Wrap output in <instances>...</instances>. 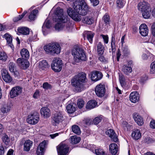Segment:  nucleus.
<instances>
[{"mask_svg":"<svg viewBox=\"0 0 155 155\" xmlns=\"http://www.w3.org/2000/svg\"><path fill=\"white\" fill-rule=\"evenodd\" d=\"M91 8L84 0H77L74 4V9L69 8L67 10L68 15L73 20L79 21L81 19L80 15L84 16L91 11Z\"/></svg>","mask_w":155,"mask_h":155,"instance_id":"1","label":"nucleus"},{"mask_svg":"<svg viewBox=\"0 0 155 155\" xmlns=\"http://www.w3.org/2000/svg\"><path fill=\"white\" fill-rule=\"evenodd\" d=\"M85 73L81 72L75 76L71 80L72 85L77 92H80L88 87V79Z\"/></svg>","mask_w":155,"mask_h":155,"instance_id":"2","label":"nucleus"},{"mask_svg":"<svg viewBox=\"0 0 155 155\" xmlns=\"http://www.w3.org/2000/svg\"><path fill=\"white\" fill-rule=\"evenodd\" d=\"M72 55L74 60L76 63L87 61V58L86 53L84 49L78 45H75L71 51Z\"/></svg>","mask_w":155,"mask_h":155,"instance_id":"3","label":"nucleus"},{"mask_svg":"<svg viewBox=\"0 0 155 155\" xmlns=\"http://www.w3.org/2000/svg\"><path fill=\"white\" fill-rule=\"evenodd\" d=\"M56 15V21L59 22L56 23L54 26L56 30H59L63 28V25L62 23L67 22L69 20V18L68 16L64 15L63 9L59 8H57L55 12Z\"/></svg>","mask_w":155,"mask_h":155,"instance_id":"4","label":"nucleus"},{"mask_svg":"<svg viewBox=\"0 0 155 155\" xmlns=\"http://www.w3.org/2000/svg\"><path fill=\"white\" fill-rule=\"evenodd\" d=\"M44 49L47 54L55 55L59 54L61 51V47L59 43L53 42L45 45Z\"/></svg>","mask_w":155,"mask_h":155,"instance_id":"5","label":"nucleus"},{"mask_svg":"<svg viewBox=\"0 0 155 155\" xmlns=\"http://www.w3.org/2000/svg\"><path fill=\"white\" fill-rule=\"evenodd\" d=\"M63 63L59 58H54L51 65L52 69L55 72H59L62 69Z\"/></svg>","mask_w":155,"mask_h":155,"instance_id":"6","label":"nucleus"},{"mask_svg":"<svg viewBox=\"0 0 155 155\" xmlns=\"http://www.w3.org/2000/svg\"><path fill=\"white\" fill-rule=\"evenodd\" d=\"M64 120V117L60 112H56L52 115L51 123L53 126H57Z\"/></svg>","mask_w":155,"mask_h":155,"instance_id":"7","label":"nucleus"},{"mask_svg":"<svg viewBox=\"0 0 155 155\" xmlns=\"http://www.w3.org/2000/svg\"><path fill=\"white\" fill-rule=\"evenodd\" d=\"M106 91L105 83H99L96 86L94 89L96 95L100 98H101L104 96Z\"/></svg>","mask_w":155,"mask_h":155,"instance_id":"8","label":"nucleus"},{"mask_svg":"<svg viewBox=\"0 0 155 155\" xmlns=\"http://www.w3.org/2000/svg\"><path fill=\"white\" fill-rule=\"evenodd\" d=\"M28 117L27 122L30 124L35 125L37 123L39 120V114L37 112H34L28 115Z\"/></svg>","mask_w":155,"mask_h":155,"instance_id":"9","label":"nucleus"},{"mask_svg":"<svg viewBox=\"0 0 155 155\" xmlns=\"http://www.w3.org/2000/svg\"><path fill=\"white\" fill-rule=\"evenodd\" d=\"M22 91V88L18 86L12 87L9 93L10 97L13 98L21 94Z\"/></svg>","mask_w":155,"mask_h":155,"instance_id":"10","label":"nucleus"},{"mask_svg":"<svg viewBox=\"0 0 155 155\" xmlns=\"http://www.w3.org/2000/svg\"><path fill=\"white\" fill-rule=\"evenodd\" d=\"M28 59L19 58L17 59V63L22 69L25 70L29 67L30 65Z\"/></svg>","mask_w":155,"mask_h":155,"instance_id":"11","label":"nucleus"},{"mask_svg":"<svg viewBox=\"0 0 155 155\" xmlns=\"http://www.w3.org/2000/svg\"><path fill=\"white\" fill-rule=\"evenodd\" d=\"M59 155H66L69 150V147L65 144H61L57 147Z\"/></svg>","mask_w":155,"mask_h":155,"instance_id":"12","label":"nucleus"},{"mask_svg":"<svg viewBox=\"0 0 155 155\" xmlns=\"http://www.w3.org/2000/svg\"><path fill=\"white\" fill-rule=\"evenodd\" d=\"M106 134L114 142L117 143L118 142V137L113 129H110L107 130L106 132Z\"/></svg>","mask_w":155,"mask_h":155,"instance_id":"13","label":"nucleus"},{"mask_svg":"<svg viewBox=\"0 0 155 155\" xmlns=\"http://www.w3.org/2000/svg\"><path fill=\"white\" fill-rule=\"evenodd\" d=\"M47 145V142L45 140L41 142L37 147L36 153L37 155H44L45 148Z\"/></svg>","mask_w":155,"mask_h":155,"instance_id":"14","label":"nucleus"},{"mask_svg":"<svg viewBox=\"0 0 155 155\" xmlns=\"http://www.w3.org/2000/svg\"><path fill=\"white\" fill-rule=\"evenodd\" d=\"M116 51V45L115 44V35L114 33L111 35V38L110 42V48L109 49L110 53L112 52L113 56L115 54Z\"/></svg>","mask_w":155,"mask_h":155,"instance_id":"15","label":"nucleus"},{"mask_svg":"<svg viewBox=\"0 0 155 155\" xmlns=\"http://www.w3.org/2000/svg\"><path fill=\"white\" fill-rule=\"evenodd\" d=\"M1 75L3 80L6 83H9L12 81V78L11 76L8 71L6 70L5 69L3 70Z\"/></svg>","mask_w":155,"mask_h":155,"instance_id":"16","label":"nucleus"},{"mask_svg":"<svg viewBox=\"0 0 155 155\" xmlns=\"http://www.w3.org/2000/svg\"><path fill=\"white\" fill-rule=\"evenodd\" d=\"M133 118L135 122L140 126L142 125L144 123L143 118L140 115L136 113L133 114Z\"/></svg>","mask_w":155,"mask_h":155,"instance_id":"17","label":"nucleus"},{"mask_svg":"<svg viewBox=\"0 0 155 155\" xmlns=\"http://www.w3.org/2000/svg\"><path fill=\"white\" fill-rule=\"evenodd\" d=\"M3 38H5L6 40L7 44H8L12 49H14V47L12 43V37L11 35L8 33H6L4 35Z\"/></svg>","mask_w":155,"mask_h":155,"instance_id":"18","label":"nucleus"},{"mask_svg":"<svg viewBox=\"0 0 155 155\" xmlns=\"http://www.w3.org/2000/svg\"><path fill=\"white\" fill-rule=\"evenodd\" d=\"M140 33L143 36H146L148 34V29L147 25L145 24L141 25L139 27Z\"/></svg>","mask_w":155,"mask_h":155,"instance_id":"19","label":"nucleus"},{"mask_svg":"<svg viewBox=\"0 0 155 155\" xmlns=\"http://www.w3.org/2000/svg\"><path fill=\"white\" fill-rule=\"evenodd\" d=\"M137 7L138 9L141 12L150 8L149 4L145 1L139 3L137 5Z\"/></svg>","mask_w":155,"mask_h":155,"instance_id":"20","label":"nucleus"},{"mask_svg":"<svg viewBox=\"0 0 155 155\" xmlns=\"http://www.w3.org/2000/svg\"><path fill=\"white\" fill-rule=\"evenodd\" d=\"M129 98L132 102L135 103L139 100V94L137 91L133 92L130 94Z\"/></svg>","mask_w":155,"mask_h":155,"instance_id":"21","label":"nucleus"},{"mask_svg":"<svg viewBox=\"0 0 155 155\" xmlns=\"http://www.w3.org/2000/svg\"><path fill=\"white\" fill-rule=\"evenodd\" d=\"M51 27V25L49 20L45 21L42 27V32L44 35H46L48 34L47 29H50Z\"/></svg>","mask_w":155,"mask_h":155,"instance_id":"22","label":"nucleus"},{"mask_svg":"<svg viewBox=\"0 0 155 155\" xmlns=\"http://www.w3.org/2000/svg\"><path fill=\"white\" fill-rule=\"evenodd\" d=\"M109 149L112 155H116L118 151V147L116 143H111L109 145Z\"/></svg>","mask_w":155,"mask_h":155,"instance_id":"23","label":"nucleus"},{"mask_svg":"<svg viewBox=\"0 0 155 155\" xmlns=\"http://www.w3.org/2000/svg\"><path fill=\"white\" fill-rule=\"evenodd\" d=\"M97 104V102L95 100H91L87 103L85 107L87 109L91 110L95 108Z\"/></svg>","mask_w":155,"mask_h":155,"instance_id":"24","label":"nucleus"},{"mask_svg":"<svg viewBox=\"0 0 155 155\" xmlns=\"http://www.w3.org/2000/svg\"><path fill=\"white\" fill-rule=\"evenodd\" d=\"M41 114L43 115L45 118H48L50 115V110L47 107H42L41 110Z\"/></svg>","mask_w":155,"mask_h":155,"instance_id":"25","label":"nucleus"},{"mask_svg":"<svg viewBox=\"0 0 155 155\" xmlns=\"http://www.w3.org/2000/svg\"><path fill=\"white\" fill-rule=\"evenodd\" d=\"M82 21L84 23L88 25H91L94 22V18L91 16H86L83 17Z\"/></svg>","mask_w":155,"mask_h":155,"instance_id":"26","label":"nucleus"},{"mask_svg":"<svg viewBox=\"0 0 155 155\" xmlns=\"http://www.w3.org/2000/svg\"><path fill=\"white\" fill-rule=\"evenodd\" d=\"M97 50L98 55H102L104 52L105 48L102 43L99 42L97 46Z\"/></svg>","mask_w":155,"mask_h":155,"instance_id":"27","label":"nucleus"},{"mask_svg":"<svg viewBox=\"0 0 155 155\" xmlns=\"http://www.w3.org/2000/svg\"><path fill=\"white\" fill-rule=\"evenodd\" d=\"M17 30L19 33L22 35H27L30 32L29 28L26 27L18 28Z\"/></svg>","mask_w":155,"mask_h":155,"instance_id":"28","label":"nucleus"},{"mask_svg":"<svg viewBox=\"0 0 155 155\" xmlns=\"http://www.w3.org/2000/svg\"><path fill=\"white\" fill-rule=\"evenodd\" d=\"M21 59H28L29 57V53L28 50L26 48L22 49L20 51Z\"/></svg>","mask_w":155,"mask_h":155,"instance_id":"29","label":"nucleus"},{"mask_svg":"<svg viewBox=\"0 0 155 155\" xmlns=\"http://www.w3.org/2000/svg\"><path fill=\"white\" fill-rule=\"evenodd\" d=\"M33 142L30 140H28L25 141L24 144V150L26 151H28L30 147L32 145Z\"/></svg>","mask_w":155,"mask_h":155,"instance_id":"30","label":"nucleus"},{"mask_svg":"<svg viewBox=\"0 0 155 155\" xmlns=\"http://www.w3.org/2000/svg\"><path fill=\"white\" fill-rule=\"evenodd\" d=\"M122 71L126 75H128L132 72V68L130 66L124 64L122 67Z\"/></svg>","mask_w":155,"mask_h":155,"instance_id":"31","label":"nucleus"},{"mask_svg":"<svg viewBox=\"0 0 155 155\" xmlns=\"http://www.w3.org/2000/svg\"><path fill=\"white\" fill-rule=\"evenodd\" d=\"M102 20L106 25H110V16L108 13H106L103 16Z\"/></svg>","mask_w":155,"mask_h":155,"instance_id":"32","label":"nucleus"},{"mask_svg":"<svg viewBox=\"0 0 155 155\" xmlns=\"http://www.w3.org/2000/svg\"><path fill=\"white\" fill-rule=\"evenodd\" d=\"M131 136L134 139L138 140L140 138L141 133L139 130L137 129L132 133Z\"/></svg>","mask_w":155,"mask_h":155,"instance_id":"33","label":"nucleus"},{"mask_svg":"<svg viewBox=\"0 0 155 155\" xmlns=\"http://www.w3.org/2000/svg\"><path fill=\"white\" fill-rule=\"evenodd\" d=\"M39 67L42 70H45L49 67V65L46 60H43L40 62Z\"/></svg>","mask_w":155,"mask_h":155,"instance_id":"34","label":"nucleus"},{"mask_svg":"<svg viewBox=\"0 0 155 155\" xmlns=\"http://www.w3.org/2000/svg\"><path fill=\"white\" fill-rule=\"evenodd\" d=\"M75 105L74 104V106L72 104H68L66 107V109L68 112L69 114H72L76 110L75 107Z\"/></svg>","mask_w":155,"mask_h":155,"instance_id":"35","label":"nucleus"},{"mask_svg":"<svg viewBox=\"0 0 155 155\" xmlns=\"http://www.w3.org/2000/svg\"><path fill=\"white\" fill-rule=\"evenodd\" d=\"M142 16L144 19L150 18L151 16V10L150 8L141 12Z\"/></svg>","mask_w":155,"mask_h":155,"instance_id":"36","label":"nucleus"},{"mask_svg":"<svg viewBox=\"0 0 155 155\" xmlns=\"http://www.w3.org/2000/svg\"><path fill=\"white\" fill-rule=\"evenodd\" d=\"M38 12V10L36 9L33 10L29 16V19L31 20H34L36 17V15Z\"/></svg>","mask_w":155,"mask_h":155,"instance_id":"37","label":"nucleus"},{"mask_svg":"<svg viewBox=\"0 0 155 155\" xmlns=\"http://www.w3.org/2000/svg\"><path fill=\"white\" fill-rule=\"evenodd\" d=\"M121 126L124 130L130 131L131 129V126L126 121H123L121 124Z\"/></svg>","mask_w":155,"mask_h":155,"instance_id":"38","label":"nucleus"},{"mask_svg":"<svg viewBox=\"0 0 155 155\" xmlns=\"http://www.w3.org/2000/svg\"><path fill=\"white\" fill-rule=\"evenodd\" d=\"M72 131L75 134L79 135L81 133L80 129L78 126L74 125L72 126Z\"/></svg>","mask_w":155,"mask_h":155,"instance_id":"39","label":"nucleus"},{"mask_svg":"<svg viewBox=\"0 0 155 155\" xmlns=\"http://www.w3.org/2000/svg\"><path fill=\"white\" fill-rule=\"evenodd\" d=\"M9 70L11 72H14L15 74H16V72H15L16 66L15 64L12 62H10L8 65Z\"/></svg>","mask_w":155,"mask_h":155,"instance_id":"40","label":"nucleus"},{"mask_svg":"<svg viewBox=\"0 0 155 155\" xmlns=\"http://www.w3.org/2000/svg\"><path fill=\"white\" fill-rule=\"evenodd\" d=\"M144 142L147 144H152L155 142V139L150 137H145L144 140Z\"/></svg>","mask_w":155,"mask_h":155,"instance_id":"41","label":"nucleus"},{"mask_svg":"<svg viewBox=\"0 0 155 155\" xmlns=\"http://www.w3.org/2000/svg\"><path fill=\"white\" fill-rule=\"evenodd\" d=\"M103 116L101 115L95 117L93 120V123L94 125H98L100 123L102 120Z\"/></svg>","mask_w":155,"mask_h":155,"instance_id":"42","label":"nucleus"},{"mask_svg":"<svg viewBox=\"0 0 155 155\" xmlns=\"http://www.w3.org/2000/svg\"><path fill=\"white\" fill-rule=\"evenodd\" d=\"M81 140V138L80 137L72 136L71 137V143L72 144H76L79 143Z\"/></svg>","mask_w":155,"mask_h":155,"instance_id":"43","label":"nucleus"},{"mask_svg":"<svg viewBox=\"0 0 155 155\" xmlns=\"http://www.w3.org/2000/svg\"><path fill=\"white\" fill-rule=\"evenodd\" d=\"M119 80L122 87H124L126 85L125 79L124 75L121 74L119 75Z\"/></svg>","mask_w":155,"mask_h":155,"instance_id":"44","label":"nucleus"},{"mask_svg":"<svg viewBox=\"0 0 155 155\" xmlns=\"http://www.w3.org/2000/svg\"><path fill=\"white\" fill-rule=\"evenodd\" d=\"M10 109V107L8 105L5 104L3 105L1 108V112L5 114L9 112Z\"/></svg>","mask_w":155,"mask_h":155,"instance_id":"45","label":"nucleus"},{"mask_svg":"<svg viewBox=\"0 0 155 155\" xmlns=\"http://www.w3.org/2000/svg\"><path fill=\"white\" fill-rule=\"evenodd\" d=\"M2 139L3 142L5 144L7 145L9 144L10 142V139L7 135L5 134L2 136Z\"/></svg>","mask_w":155,"mask_h":155,"instance_id":"46","label":"nucleus"},{"mask_svg":"<svg viewBox=\"0 0 155 155\" xmlns=\"http://www.w3.org/2000/svg\"><path fill=\"white\" fill-rule=\"evenodd\" d=\"M94 35V33H92L91 31H89L87 34V40L90 43H92L93 38Z\"/></svg>","mask_w":155,"mask_h":155,"instance_id":"47","label":"nucleus"},{"mask_svg":"<svg viewBox=\"0 0 155 155\" xmlns=\"http://www.w3.org/2000/svg\"><path fill=\"white\" fill-rule=\"evenodd\" d=\"M123 54L124 56L127 57L130 54V51L127 46H125L122 49Z\"/></svg>","mask_w":155,"mask_h":155,"instance_id":"48","label":"nucleus"},{"mask_svg":"<svg viewBox=\"0 0 155 155\" xmlns=\"http://www.w3.org/2000/svg\"><path fill=\"white\" fill-rule=\"evenodd\" d=\"M84 103V101L82 99H79L77 101V105L78 108L81 109L83 107Z\"/></svg>","mask_w":155,"mask_h":155,"instance_id":"49","label":"nucleus"},{"mask_svg":"<svg viewBox=\"0 0 155 155\" xmlns=\"http://www.w3.org/2000/svg\"><path fill=\"white\" fill-rule=\"evenodd\" d=\"M7 56L5 52H1L0 54V60L5 61L7 59Z\"/></svg>","mask_w":155,"mask_h":155,"instance_id":"50","label":"nucleus"},{"mask_svg":"<svg viewBox=\"0 0 155 155\" xmlns=\"http://www.w3.org/2000/svg\"><path fill=\"white\" fill-rule=\"evenodd\" d=\"M95 151L97 155H104L105 153L102 149L100 148L96 149Z\"/></svg>","mask_w":155,"mask_h":155,"instance_id":"51","label":"nucleus"},{"mask_svg":"<svg viewBox=\"0 0 155 155\" xmlns=\"http://www.w3.org/2000/svg\"><path fill=\"white\" fill-rule=\"evenodd\" d=\"M96 74V81H99L103 77L102 73L100 71H95Z\"/></svg>","mask_w":155,"mask_h":155,"instance_id":"52","label":"nucleus"},{"mask_svg":"<svg viewBox=\"0 0 155 155\" xmlns=\"http://www.w3.org/2000/svg\"><path fill=\"white\" fill-rule=\"evenodd\" d=\"M43 88L45 89H51L52 88V86L48 82H44L43 84Z\"/></svg>","mask_w":155,"mask_h":155,"instance_id":"53","label":"nucleus"},{"mask_svg":"<svg viewBox=\"0 0 155 155\" xmlns=\"http://www.w3.org/2000/svg\"><path fill=\"white\" fill-rule=\"evenodd\" d=\"M116 2L117 6L120 8H122L124 6V3L122 0H118Z\"/></svg>","mask_w":155,"mask_h":155,"instance_id":"54","label":"nucleus"},{"mask_svg":"<svg viewBox=\"0 0 155 155\" xmlns=\"http://www.w3.org/2000/svg\"><path fill=\"white\" fill-rule=\"evenodd\" d=\"M84 121L85 124L87 126L93 124V120L91 119H86L84 120Z\"/></svg>","mask_w":155,"mask_h":155,"instance_id":"55","label":"nucleus"},{"mask_svg":"<svg viewBox=\"0 0 155 155\" xmlns=\"http://www.w3.org/2000/svg\"><path fill=\"white\" fill-rule=\"evenodd\" d=\"M91 3L93 7L97 5L99 3V0H89Z\"/></svg>","mask_w":155,"mask_h":155,"instance_id":"56","label":"nucleus"},{"mask_svg":"<svg viewBox=\"0 0 155 155\" xmlns=\"http://www.w3.org/2000/svg\"><path fill=\"white\" fill-rule=\"evenodd\" d=\"M96 71H93V72L91 73V78L92 81H94L96 82L97 81H96Z\"/></svg>","mask_w":155,"mask_h":155,"instance_id":"57","label":"nucleus"},{"mask_svg":"<svg viewBox=\"0 0 155 155\" xmlns=\"http://www.w3.org/2000/svg\"><path fill=\"white\" fill-rule=\"evenodd\" d=\"M102 37L104 43L107 44L108 43L109 41V37L108 35H104L103 34L101 35Z\"/></svg>","mask_w":155,"mask_h":155,"instance_id":"58","label":"nucleus"},{"mask_svg":"<svg viewBox=\"0 0 155 155\" xmlns=\"http://www.w3.org/2000/svg\"><path fill=\"white\" fill-rule=\"evenodd\" d=\"M40 96V91L38 90H36L34 92L33 96L34 99H36Z\"/></svg>","mask_w":155,"mask_h":155,"instance_id":"59","label":"nucleus"},{"mask_svg":"<svg viewBox=\"0 0 155 155\" xmlns=\"http://www.w3.org/2000/svg\"><path fill=\"white\" fill-rule=\"evenodd\" d=\"M150 67L151 68V72L152 73H154L155 72V61L151 63Z\"/></svg>","mask_w":155,"mask_h":155,"instance_id":"60","label":"nucleus"},{"mask_svg":"<svg viewBox=\"0 0 155 155\" xmlns=\"http://www.w3.org/2000/svg\"><path fill=\"white\" fill-rule=\"evenodd\" d=\"M121 55V54L120 51V49H118L116 53L117 60V61H119Z\"/></svg>","mask_w":155,"mask_h":155,"instance_id":"61","label":"nucleus"},{"mask_svg":"<svg viewBox=\"0 0 155 155\" xmlns=\"http://www.w3.org/2000/svg\"><path fill=\"white\" fill-rule=\"evenodd\" d=\"M150 126L151 128L153 129H155V120H152L150 121Z\"/></svg>","mask_w":155,"mask_h":155,"instance_id":"62","label":"nucleus"},{"mask_svg":"<svg viewBox=\"0 0 155 155\" xmlns=\"http://www.w3.org/2000/svg\"><path fill=\"white\" fill-rule=\"evenodd\" d=\"M147 79L148 77L146 76H143L141 77L140 82L141 83H143L147 80Z\"/></svg>","mask_w":155,"mask_h":155,"instance_id":"63","label":"nucleus"},{"mask_svg":"<svg viewBox=\"0 0 155 155\" xmlns=\"http://www.w3.org/2000/svg\"><path fill=\"white\" fill-rule=\"evenodd\" d=\"M151 31L153 35L155 36V22L151 26Z\"/></svg>","mask_w":155,"mask_h":155,"instance_id":"64","label":"nucleus"}]
</instances>
